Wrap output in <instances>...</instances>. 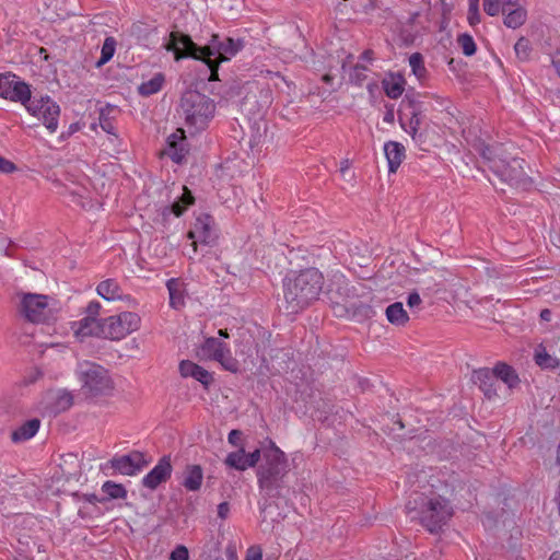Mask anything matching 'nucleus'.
Here are the masks:
<instances>
[{"instance_id":"1","label":"nucleus","mask_w":560,"mask_h":560,"mask_svg":"<svg viewBox=\"0 0 560 560\" xmlns=\"http://www.w3.org/2000/svg\"><path fill=\"white\" fill-rule=\"evenodd\" d=\"M324 285V276L316 268L291 272L283 280L285 308L296 314L317 301Z\"/></svg>"},{"instance_id":"2","label":"nucleus","mask_w":560,"mask_h":560,"mask_svg":"<svg viewBox=\"0 0 560 560\" xmlns=\"http://www.w3.org/2000/svg\"><path fill=\"white\" fill-rule=\"evenodd\" d=\"M482 158L489 163L490 170L504 183L517 186L525 182V161L520 158L503 156L502 145H485L480 149Z\"/></svg>"},{"instance_id":"3","label":"nucleus","mask_w":560,"mask_h":560,"mask_svg":"<svg viewBox=\"0 0 560 560\" xmlns=\"http://www.w3.org/2000/svg\"><path fill=\"white\" fill-rule=\"evenodd\" d=\"M180 109L186 126L191 132H197L206 129L214 117L215 104L205 94L197 91H187L182 96Z\"/></svg>"},{"instance_id":"4","label":"nucleus","mask_w":560,"mask_h":560,"mask_svg":"<svg viewBox=\"0 0 560 560\" xmlns=\"http://www.w3.org/2000/svg\"><path fill=\"white\" fill-rule=\"evenodd\" d=\"M19 314L33 324H49L57 318L58 310L54 299L38 293H19Z\"/></svg>"},{"instance_id":"5","label":"nucleus","mask_w":560,"mask_h":560,"mask_svg":"<svg viewBox=\"0 0 560 560\" xmlns=\"http://www.w3.org/2000/svg\"><path fill=\"white\" fill-rule=\"evenodd\" d=\"M287 474V456L275 442L264 450V464L257 469V481L260 489L272 491L280 485Z\"/></svg>"},{"instance_id":"6","label":"nucleus","mask_w":560,"mask_h":560,"mask_svg":"<svg viewBox=\"0 0 560 560\" xmlns=\"http://www.w3.org/2000/svg\"><path fill=\"white\" fill-rule=\"evenodd\" d=\"M166 50L174 52L175 60L185 58H192L205 62L209 70V81H219V62L211 57H200L196 51V43L192 42L189 35L183 34L178 31H173L170 34V39L165 45Z\"/></svg>"},{"instance_id":"7","label":"nucleus","mask_w":560,"mask_h":560,"mask_svg":"<svg viewBox=\"0 0 560 560\" xmlns=\"http://www.w3.org/2000/svg\"><path fill=\"white\" fill-rule=\"evenodd\" d=\"M141 325V317L125 311L101 319V338L110 341H120L137 331Z\"/></svg>"},{"instance_id":"8","label":"nucleus","mask_w":560,"mask_h":560,"mask_svg":"<svg viewBox=\"0 0 560 560\" xmlns=\"http://www.w3.org/2000/svg\"><path fill=\"white\" fill-rule=\"evenodd\" d=\"M79 378L82 383V389L90 396L104 395L113 388L108 371L96 363L84 362L80 364Z\"/></svg>"},{"instance_id":"9","label":"nucleus","mask_w":560,"mask_h":560,"mask_svg":"<svg viewBox=\"0 0 560 560\" xmlns=\"http://www.w3.org/2000/svg\"><path fill=\"white\" fill-rule=\"evenodd\" d=\"M452 515L453 509L450 502L441 495L429 498L420 512L422 525L431 533L441 529Z\"/></svg>"},{"instance_id":"10","label":"nucleus","mask_w":560,"mask_h":560,"mask_svg":"<svg viewBox=\"0 0 560 560\" xmlns=\"http://www.w3.org/2000/svg\"><path fill=\"white\" fill-rule=\"evenodd\" d=\"M242 42L232 37L221 38L218 34H212L209 43L205 46L196 44L197 55L200 57H211L219 62H226L231 60L241 49Z\"/></svg>"},{"instance_id":"11","label":"nucleus","mask_w":560,"mask_h":560,"mask_svg":"<svg viewBox=\"0 0 560 560\" xmlns=\"http://www.w3.org/2000/svg\"><path fill=\"white\" fill-rule=\"evenodd\" d=\"M102 305L98 301H91L83 311V317L71 323L74 336L83 340L88 337L101 338V319H98Z\"/></svg>"},{"instance_id":"12","label":"nucleus","mask_w":560,"mask_h":560,"mask_svg":"<svg viewBox=\"0 0 560 560\" xmlns=\"http://www.w3.org/2000/svg\"><path fill=\"white\" fill-rule=\"evenodd\" d=\"M25 108L28 114L40 119L50 133L57 131L60 107L52 98L49 96L31 98Z\"/></svg>"},{"instance_id":"13","label":"nucleus","mask_w":560,"mask_h":560,"mask_svg":"<svg viewBox=\"0 0 560 560\" xmlns=\"http://www.w3.org/2000/svg\"><path fill=\"white\" fill-rule=\"evenodd\" d=\"M199 353L203 358L219 362L226 371L236 372L238 370V362L233 358L229 345L218 338H207L201 345Z\"/></svg>"},{"instance_id":"14","label":"nucleus","mask_w":560,"mask_h":560,"mask_svg":"<svg viewBox=\"0 0 560 560\" xmlns=\"http://www.w3.org/2000/svg\"><path fill=\"white\" fill-rule=\"evenodd\" d=\"M32 96L31 88L10 72L1 74L0 97L19 102L26 107Z\"/></svg>"},{"instance_id":"15","label":"nucleus","mask_w":560,"mask_h":560,"mask_svg":"<svg viewBox=\"0 0 560 560\" xmlns=\"http://www.w3.org/2000/svg\"><path fill=\"white\" fill-rule=\"evenodd\" d=\"M148 464L145 455L139 451L117 455L109 460L110 467L124 476H135L147 467Z\"/></svg>"},{"instance_id":"16","label":"nucleus","mask_w":560,"mask_h":560,"mask_svg":"<svg viewBox=\"0 0 560 560\" xmlns=\"http://www.w3.org/2000/svg\"><path fill=\"white\" fill-rule=\"evenodd\" d=\"M212 218L207 214L200 215L195 220L192 229L187 234L188 238L192 241L191 247L194 254L197 252L198 242L207 244L212 241Z\"/></svg>"},{"instance_id":"17","label":"nucleus","mask_w":560,"mask_h":560,"mask_svg":"<svg viewBox=\"0 0 560 560\" xmlns=\"http://www.w3.org/2000/svg\"><path fill=\"white\" fill-rule=\"evenodd\" d=\"M188 153L186 143L185 130L183 128L176 129L175 132L170 135L166 140V147L163 154L168 156L174 163H182Z\"/></svg>"},{"instance_id":"18","label":"nucleus","mask_w":560,"mask_h":560,"mask_svg":"<svg viewBox=\"0 0 560 560\" xmlns=\"http://www.w3.org/2000/svg\"><path fill=\"white\" fill-rule=\"evenodd\" d=\"M172 464L170 456H163L159 463L143 478L142 485L151 490L156 489L162 482H165L172 475Z\"/></svg>"},{"instance_id":"19","label":"nucleus","mask_w":560,"mask_h":560,"mask_svg":"<svg viewBox=\"0 0 560 560\" xmlns=\"http://www.w3.org/2000/svg\"><path fill=\"white\" fill-rule=\"evenodd\" d=\"M522 1L516 0L514 3H509V0H504L501 12L503 14V24L506 27L516 30L525 24L527 10L522 5Z\"/></svg>"},{"instance_id":"20","label":"nucleus","mask_w":560,"mask_h":560,"mask_svg":"<svg viewBox=\"0 0 560 560\" xmlns=\"http://www.w3.org/2000/svg\"><path fill=\"white\" fill-rule=\"evenodd\" d=\"M178 369L183 377L195 378L200 382L205 388H208L213 382V376L210 372L190 360L180 361Z\"/></svg>"},{"instance_id":"21","label":"nucleus","mask_w":560,"mask_h":560,"mask_svg":"<svg viewBox=\"0 0 560 560\" xmlns=\"http://www.w3.org/2000/svg\"><path fill=\"white\" fill-rule=\"evenodd\" d=\"M472 382L479 386L488 399H492L498 396L495 387L497 378L490 369L483 368L475 370L472 373Z\"/></svg>"},{"instance_id":"22","label":"nucleus","mask_w":560,"mask_h":560,"mask_svg":"<svg viewBox=\"0 0 560 560\" xmlns=\"http://www.w3.org/2000/svg\"><path fill=\"white\" fill-rule=\"evenodd\" d=\"M337 316H348L357 322H363L375 316L374 308L365 303H353L349 308L343 310L340 306L335 307Z\"/></svg>"},{"instance_id":"23","label":"nucleus","mask_w":560,"mask_h":560,"mask_svg":"<svg viewBox=\"0 0 560 560\" xmlns=\"http://www.w3.org/2000/svg\"><path fill=\"white\" fill-rule=\"evenodd\" d=\"M384 153L388 163V172L396 173L406 158L405 147L397 141H388L384 144Z\"/></svg>"},{"instance_id":"24","label":"nucleus","mask_w":560,"mask_h":560,"mask_svg":"<svg viewBox=\"0 0 560 560\" xmlns=\"http://www.w3.org/2000/svg\"><path fill=\"white\" fill-rule=\"evenodd\" d=\"M170 294V305L175 310H179L185 305L186 288L185 283L177 278H172L166 282Z\"/></svg>"},{"instance_id":"25","label":"nucleus","mask_w":560,"mask_h":560,"mask_svg":"<svg viewBox=\"0 0 560 560\" xmlns=\"http://www.w3.org/2000/svg\"><path fill=\"white\" fill-rule=\"evenodd\" d=\"M491 372L494 374L497 381H502L508 385L510 389L516 387L520 384V377L515 370L504 362H498Z\"/></svg>"},{"instance_id":"26","label":"nucleus","mask_w":560,"mask_h":560,"mask_svg":"<svg viewBox=\"0 0 560 560\" xmlns=\"http://www.w3.org/2000/svg\"><path fill=\"white\" fill-rule=\"evenodd\" d=\"M387 97L397 100L405 91L406 80L401 74H390L382 81Z\"/></svg>"},{"instance_id":"27","label":"nucleus","mask_w":560,"mask_h":560,"mask_svg":"<svg viewBox=\"0 0 560 560\" xmlns=\"http://www.w3.org/2000/svg\"><path fill=\"white\" fill-rule=\"evenodd\" d=\"M39 427L38 419L27 420L11 433V440L14 443L28 441L38 432Z\"/></svg>"},{"instance_id":"28","label":"nucleus","mask_w":560,"mask_h":560,"mask_svg":"<svg viewBox=\"0 0 560 560\" xmlns=\"http://www.w3.org/2000/svg\"><path fill=\"white\" fill-rule=\"evenodd\" d=\"M203 480L202 468L199 465H189L184 471L183 486L188 491H198Z\"/></svg>"},{"instance_id":"29","label":"nucleus","mask_w":560,"mask_h":560,"mask_svg":"<svg viewBox=\"0 0 560 560\" xmlns=\"http://www.w3.org/2000/svg\"><path fill=\"white\" fill-rule=\"evenodd\" d=\"M97 294L106 301L122 300V290L114 279H106L98 283Z\"/></svg>"},{"instance_id":"30","label":"nucleus","mask_w":560,"mask_h":560,"mask_svg":"<svg viewBox=\"0 0 560 560\" xmlns=\"http://www.w3.org/2000/svg\"><path fill=\"white\" fill-rule=\"evenodd\" d=\"M182 195L178 197L171 206V208H165L164 213L170 211L174 213L176 217H180L189 206L194 205L195 197L191 191L186 187L182 186Z\"/></svg>"},{"instance_id":"31","label":"nucleus","mask_w":560,"mask_h":560,"mask_svg":"<svg viewBox=\"0 0 560 560\" xmlns=\"http://www.w3.org/2000/svg\"><path fill=\"white\" fill-rule=\"evenodd\" d=\"M385 314L387 320L395 326H405L409 320V316L400 302L387 306Z\"/></svg>"},{"instance_id":"32","label":"nucleus","mask_w":560,"mask_h":560,"mask_svg":"<svg viewBox=\"0 0 560 560\" xmlns=\"http://www.w3.org/2000/svg\"><path fill=\"white\" fill-rule=\"evenodd\" d=\"M224 464L228 467L234 468L240 471H244V470L250 468L248 465V462H247L246 452L243 446H241L235 452L229 453L224 459Z\"/></svg>"},{"instance_id":"33","label":"nucleus","mask_w":560,"mask_h":560,"mask_svg":"<svg viewBox=\"0 0 560 560\" xmlns=\"http://www.w3.org/2000/svg\"><path fill=\"white\" fill-rule=\"evenodd\" d=\"M535 362L541 369L555 370L560 365V360L558 358L551 357L542 347H539L536 350Z\"/></svg>"},{"instance_id":"34","label":"nucleus","mask_w":560,"mask_h":560,"mask_svg":"<svg viewBox=\"0 0 560 560\" xmlns=\"http://www.w3.org/2000/svg\"><path fill=\"white\" fill-rule=\"evenodd\" d=\"M164 83V77L162 73L155 74L150 80L143 82L139 86V93L143 96H149L158 93Z\"/></svg>"},{"instance_id":"35","label":"nucleus","mask_w":560,"mask_h":560,"mask_svg":"<svg viewBox=\"0 0 560 560\" xmlns=\"http://www.w3.org/2000/svg\"><path fill=\"white\" fill-rule=\"evenodd\" d=\"M409 66L411 68L412 73L420 81L424 80L427 77V69L424 67L423 58L421 54L415 52L409 57Z\"/></svg>"},{"instance_id":"36","label":"nucleus","mask_w":560,"mask_h":560,"mask_svg":"<svg viewBox=\"0 0 560 560\" xmlns=\"http://www.w3.org/2000/svg\"><path fill=\"white\" fill-rule=\"evenodd\" d=\"M102 491L109 499H125L127 497V491L122 485L109 480L103 483Z\"/></svg>"},{"instance_id":"37","label":"nucleus","mask_w":560,"mask_h":560,"mask_svg":"<svg viewBox=\"0 0 560 560\" xmlns=\"http://www.w3.org/2000/svg\"><path fill=\"white\" fill-rule=\"evenodd\" d=\"M115 50H116L115 38L106 37L103 43V46H102L101 58L97 61V66H102V65H105L106 62H108L113 58Z\"/></svg>"},{"instance_id":"38","label":"nucleus","mask_w":560,"mask_h":560,"mask_svg":"<svg viewBox=\"0 0 560 560\" xmlns=\"http://www.w3.org/2000/svg\"><path fill=\"white\" fill-rule=\"evenodd\" d=\"M514 50L520 60H528L532 51L530 42L526 37L518 38L514 45Z\"/></svg>"},{"instance_id":"39","label":"nucleus","mask_w":560,"mask_h":560,"mask_svg":"<svg viewBox=\"0 0 560 560\" xmlns=\"http://www.w3.org/2000/svg\"><path fill=\"white\" fill-rule=\"evenodd\" d=\"M400 125H401V128L407 132L409 133L412 138L416 137L418 130L420 129V125H421V119L419 117V114L413 112L411 117L409 118V120L406 122L404 121V119L400 117Z\"/></svg>"},{"instance_id":"40","label":"nucleus","mask_w":560,"mask_h":560,"mask_svg":"<svg viewBox=\"0 0 560 560\" xmlns=\"http://www.w3.org/2000/svg\"><path fill=\"white\" fill-rule=\"evenodd\" d=\"M457 43L465 56H472L476 52V43L469 34L459 35Z\"/></svg>"},{"instance_id":"41","label":"nucleus","mask_w":560,"mask_h":560,"mask_svg":"<svg viewBox=\"0 0 560 560\" xmlns=\"http://www.w3.org/2000/svg\"><path fill=\"white\" fill-rule=\"evenodd\" d=\"M483 10L490 16H497L502 7L504 5V0H483Z\"/></svg>"},{"instance_id":"42","label":"nucleus","mask_w":560,"mask_h":560,"mask_svg":"<svg viewBox=\"0 0 560 560\" xmlns=\"http://www.w3.org/2000/svg\"><path fill=\"white\" fill-rule=\"evenodd\" d=\"M468 22L471 26L480 22L478 0H470L468 10Z\"/></svg>"},{"instance_id":"43","label":"nucleus","mask_w":560,"mask_h":560,"mask_svg":"<svg viewBox=\"0 0 560 560\" xmlns=\"http://www.w3.org/2000/svg\"><path fill=\"white\" fill-rule=\"evenodd\" d=\"M171 560H189V552L188 549L183 546L178 545L170 555Z\"/></svg>"},{"instance_id":"44","label":"nucleus","mask_w":560,"mask_h":560,"mask_svg":"<svg viewBox=\"0 0 560 560\" xmlns=\"http://www.w3.org/2000/svg\"><path fill=\"white\" fill-rule=\"evenodd\" d=\"M245 560H262V550L259 546H252L247 549Z\"/></svg>"},{"instance_id":"45","label":"nucleus","mask_w":560,"mask_h":560,"mask_svg":"<svg viewBox=\"0 0 560 560\" xmlns=\"http://www.w3.org/2000/svg\"><path fill=\"white\" fill-rule=\"evenodd\" d=\"M15 168V165L11 161L0 156V172L9 174L14 172Z\"/></svg>"},{"instance_id":"46","label":"nucleus","mask_w":560,"mask_h":560,"mask_svg":"<svg viewBox=\"0 0 560 560\" xmlns=\"http://www.w3.org/2000/svg\"><path fill=\"white\" fill-rule=\"evenodd\" d=\"M246 456H247L248 465L252 468V467H255L257 465V463L259 462V459L261 457V452H260V450L257 448L252 453H246Z\"/></svg>"},{"instance_id":"47","label":"nucleus","mask_w":560,"mask_h":560,"mask_svg":"<svg viewBox=\"0 0 560 560\" xmlns=\"http://www.w3.org/2000/svg\"><path fill=\"white\" fill-rule=\"evenodd\" d=\"M422 303V300L418 292H411L408 295L407 304L410 308L417 307Z\"/></svg>"},{"instance_id":"48","label":"nucleus","mask_w":560,"mask_h":560,"mask_svg":"<svg viewBox=\"0 0 560 560\" xmlns=\"http://www.w3.org/2000/svg\"><path fill=\"white\" fill-rule=\"evenodd\" d=\"M241 436H242V432L238 431V430H232L230 433H229V436H228V441L230 444H232L233 446H238L240 445V441H241Z\"/></svg>"},{"instance_id":"49","label":"nucleus","mask_w":560,"mask_h":560,"mask_svg":"<svg viewBox=\"0 0 560 560\" xmlns=\"http://www.w3.org/2000/svg\"><path fill=\"white\" fill-rule=\"evenodd\" d=\"M230 513V504L228 502H222L218 505V516L222 520H225Z\"/></svg>"},{"instance_id":"50","label":"nucleus","mask_w":560,"mask_h":560,"mask_svg":"<svg viewBox=\"0 0 560 560\" xmlns=\"http://www.w3.org/2000/svg\"><path fill=\"white\" fill-rule=\"evenodd\" d=\"M101 127L107 133H114V127L107 118H101Z\"/></svg>"},{"instance_id":"51","label":"nucleus","mask_w":560,"mask_h":560,"mask_svg":"<svg viewBox=\"0 0 560 560\" xmlns=\"http://www.w3.org/2000/svg\"><path fill=\"white\" fill-rule=\"evenodd\" d=\"M552 65L556 68L557 73L560 75V49L553 54Z\"/></svg>"},{"instance_id":"52","label":"nucleus","mask_w":560,"mask_h":560,"mask_svg":"<svg viewBox=\"0 0 560 560\" xmlns=\"http://www.w3.org/2000/svg\"><path fill=\"white\" fill-rule=\"evenodd\" d=\"M551 311L548 308H545L540 312V318L541 320L549 322L551 320Z\"/></svg>"},{"instance_id":"53","label":"nucleus","mask_w":560,"mask_h":560,"mask_svg":"<svg viewBox=\"0 0 560 560\" xmlns=\"http://www.w3.org/2000/svg\"><path fill=\"white\" fill-rule=\"evenodd\" d=\"M548 560H560V551H553Z\"/></svg>"},{"instance_id":"54","label":"nucleus","mask_w":560,"mask_h":560,"mask_svg":"<svg viewBox=\"0 0 560 560\" xmlns=\"http://www.w3.org/2000/svg\"><path fill=\"white\" fill-rule=\"evenodd\" d=\"M219 336L223 337V338H229L228 330L226 329H220L219 330Z\"/></svg>"},{"instance_id":"55","label":"nucleus","mask_w":560,"mask_h":560,"mask_svg":"<svg viewBox=\"0 0 560 560\" xmlns=\"http://www.w3.org/2000/svg\"><path fill=\"white\" fill-rule=\"evenodd\" d=\"M65 399H66L67 406H70L71 405V397L69 395H65Z\"/></svg>"},{"instance_id":"56","label":"nucleus","mask_w":560,"mask_h":560,"mask_svg":"<svg viewBox=\"0 0 560 560\" xmlns=\"http://www.w3.org/2000/svg\"><path fill=\"white\" fill-rule=\"evenodd\" d=\"M418 16H419V13H418V12L413 13V14L411 15V18H410V22H411V23H413V22H415V20H416V18H418Z\"/></svg>"},{"instance_id":"57","label":"nucleus","mask_w":560,"mask_h":560,"mask_svg":"<svg viewBox=\"0 0 560 560\" xmlns=\"http://www.w3.org/2000/svg\"><path fill=\"white\" fill-rule=\"evenodd\" d=\"M557 462H558V464H560V443H559V447H558Z\"/></svg>"},{"instance_id":"58","label":"nucleus","mask_w":560,"mask_h":560,"mask_svg":"<svg viewBox=\"0 0 560 560\" xmlns=\"http://www.w3.org/2000/svg\"><path fill=\"white\" fill-rule=\"evenodd\" d=\"M392 118H393V115H392V114H388V115L384 118V120H385V121H389Z\"/></svg>"},{"instance_id":"59","label":"nucleus","mask_w":560,"mask_h":560,"mask_svg":"<svg viewBox=\"0 0 560 560\" xmlns=\"http://www.w3.org/2000/svg\"><path fill=\"white\" fill-rule=\"evenodd\" d=\"M348 168V166H343L340 168L341 172H345Z\"/></svg>"},{"instance_id":"60","label":"nucleus","mask_w":560,"mask_h":560,"mask_svg":"<svg viewBox=\"0 0 560 560\" xmlns=\"http://www.w3.org/2000/svg\"><path fill=\"white\" fill-rule=\"evenodd\" d=\"M324 80L328 81V80H329V77H328V75H325V77H324Z\"/></svg>"},{"instance_id":"61","label":"nucleus","mask_w":560,"mask_h":560,"mask_svg":"<svg viewBox=\"0 0 560 560\" xmlns=\"http://www.w3.org/2000/svg\"><path fill=\"white\" fill-rule=\"evenodd\" d=\"M516 0H509V3H514Z\"/></svg>"}]
</instances>
